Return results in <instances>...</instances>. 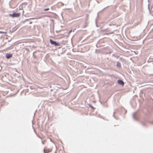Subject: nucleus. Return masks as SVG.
<instances>
[{"label": "nucleus", "instance_id": "8", "mask_svg": "<svg viewBox=\"0 0 153 153\" xmlns=\"http://www.w3.org/2000/svg\"><path fill=\"white\" fill-rule=\"evenodd\" d=\"M50 9V8H45L44 9V11H48Z\"/></svg>", "mask_w": 153, "mask_h": 153}, {"label": "nucleus", "instance_id": "13", "mask_svg": "<svg viewBox=\"0 0 153 153\" xmlns=\"http://www.w3.org/2000/svg\"><path fill=\"white\" fill-rule=\"evenodd\" d=\"M44 153H48V152H45V149H44Z\"/></svg>", "mask_w": 153, "mask_h": 153}, {"label": "nucleus", "instance_id": "11", "mask_svg": "<svg viewBox=\"0 0 153 153\" xmlns=\"http://www.w3.org/2000/svg\"><path fill=\"white\" fill-rule=\"evenodd\" d=\"M72 30H70L68 32V34H70L71 32H72Z\"/></svg>", "mask_w": 153, "mask_h": 153}, {"label": "nucleus", "instance_id": "5", "mask_svg": "<svg viewBox=\"0 0 153 153\" xmlns=\"http://www.w3.org/2000/svg\"><path fill=\"white\" fill-rule=\"evenodd\" d=\"M136 113H137L136 112H134L133 113V114H132L133 117L134 119L135 120H137V117H136Z\"/></svg>", "mask_w": 153, "mask_h": 153}, {"label": "nucleus", "instance_id": "2", "mask_svg": "<svg viewBox=\"0 0 153 153\" xmlns=\"http://www.w3.org/2000/svg\"><path fill=\"white\" fill-rule=\"evenodd\" d=\"M21 15V13H14L12 14H10L9 15L10 16H12V17H19Z\"/></svg>", "mask_w": 153, "mask_h": 153}, {"label": "nucleus", "instance_id": "4", "mask_svg": "<svg viewBox=\"0 0 153 153\" xmlns=\"http://www.w3.org/2000/svg\"><path fill=\"white\" fill-rule=\"evenodd\" d=\"M12 56V54L11 53H7L6 54V58L7 59H9Z\"/></svg>", "mask_w": 153, "mask_h": 153}, {"label": "nucleus", "instance_id": "15", "mask_svg": "<svg viewBox=\"0 0 153 153\" xmlns=\"http://www.w3.org/2000/svg\"><path fill=\"white\" fill-rule=\"evenodd\" d=\"M30 19H34V18H30Z\"/></svg>", "mask_w": 153, "mask_h": 153}, {"label": "nucleus", "instance_id": "9", "mask_svg": "<svg viewBox=\"0 0 153 153\" xmlns=\"http://www.w3.org/2000/svg\"><path fill=\"white\" fill-rule=\"evenodd\" d=\"M7 32H4L2 31H0V33H6Z\"/></svg>", "mask_w": 153, "mask_h": 153}, {"label": "nucleus", "instance_id": "1", "mask_svg": "<svg viewBox=\"0 0 153 153\" xmlns=\"http://www.w3.org/2000/svg\"><path fill=\"white\" fill-rule=\"evenodd\" d=\"M50 43L52 45H54L55 46H59L60 43L59 42H57L56 41L51 39H50Z\"/></svg>", "mask_w": 153, "mask_h": 153}, {"label": "nucleus", "instance_id": "7", "mask_svg": "<svg viewBox=\"0 0 153 153\" xmlns=\"http://www.w3.org/2000/svg\"><path fill=\"white\" fill-rule=\"evenodd\" d=\"M141 124L142 125L144 126H146V124L145 123H144L143 122H141Z\"/></svg>", "mask_w": 153, "mask_h": 153}, {"label": "nucleus", "instance_id": "16", "mask_svg": "<svg viewBox=\"0 0 153 153\" xmlns=\"http://www.w3.org/2000/svg\"><path fill=\"white\" fill-rule=\"evenodd\" d=\"M148 9H149V4H148Z\"/></svg>", "mask_w": 153, "mask_h": 153}, {"label": "nucleus", "instance_id": "12", "mask_svg": "<svg viewBox=\"0 0 153 153\" xmlns=\"http://www.w3.org/2000/svg\"><path fill=\"white\" fill-rule=\"evenodd\" d=\"M89 106L93 108H94L91 105H90Z\"/></svg>", "mask_w": 153, "mask_h": 153}, {"label": "nucleus", "instance_id": "3", "mask_svg": "<svg viewBox=\"0 0 153 153\" xmlns=\"http://www.w3.org/2000/svg\"><path fill=\"white\" fill-rule=\"evenodd\" d=\"M117 83L119 84L122 86H123L124 84V82L121 79H118L117 80Z\"/></svg>", "mask_w": 153, "mask_h": 153}, {"label": "nucleus", "instance_id": "6", "mask_svg": "<svg viewBox=\"0 0 153 153\" xmlns=\"http://www.w3.org/2000/svg\"><path fill=\"white\" fill-rule=\"evenodd\" d=\"M116 66L118 68H120L121 67V65L120 63L118 61L117 62Z\"/></svg>", "mask_w": 153, "mask_h": 153}, {"label": "nucleus", "instance_id": "10", "mask_svg": "<svg viewBox=\"0 0 153 153\" xmlns=\"http://www.w3.org/2000/svg\"><path fill=\"white\" fill-rule=\"evenodd\" d=\"M149 123H150L151 124L153 125V121H150L149 122Z\"/></svg>", "mask_w": 153, "mask_h": 153}, {"label": "nucleus", "instance_id": "14", "mask_svg": "<svg viewBox=\"0 0 153 153\" xmlns=\"http://www.w3.org/2000/svg\"><path fill=\"white\" fill-rule=\"evenodd\" d=\"M114 114H113V117H114Z\"/></svg>", "mask_w": 153, "mask_h": 153}]
</instances>
